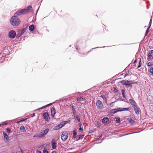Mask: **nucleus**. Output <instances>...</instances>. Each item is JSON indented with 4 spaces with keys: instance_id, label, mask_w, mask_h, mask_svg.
I'll return each mask as SVG.
<instances>
[{
    "instance_id": "obj_1",
    "label": "nucleus",
    "mask_w": 153,
    "mask_h": 153,
    "mask_svg": "<svg viewBox=\"0 0 153 153\" xmlns=\"http://www.w3.org/2000/svg\"><path fill=\"white\" fill-rule=\"evenodd\" d=\"M10 23L13 26L16 27L19 25L21 23V21L18 17L13 16L11 18Z\"/></svg>"
},
{
    "instance_id": "obj_2",
    "label": "nucleus",
    "mask_w": 153,
    "mask_h": 153,
    "mask_svg": "<svg viewBox=\"0 0 153 153\" xmlns=\"http://www.w3.org/2000/svg\"><path fill=\"white\" fill-rule=\"evenodd\" d=\"M131 80H122L120 82L122 84H123V85L126 87H132V85H131Z\"/></svg>"
},
{
    "instance_id": "obj_3",
    "label": "nucleus",
    "mask_w": 153,
    "mask_h": 153,
    "mask_svg": "<svg viewBox=\"0 0 153 153\" xmlns=\"http://www.w3.org/2000/svg\"><path fill=\"white\" fill-rule=\"evenodd\" d=\"M26 12L25 9H22L17 11L13 16H15L16 17H18V16L21 15L25 13Z\"/></svg>"
},
{
    "instance_id": "obj_4",
    "label": "nucleus",
    "mask_w": 153,
    "mask_h": 153,
    "mask_svg": "<svg viewBox=\"0 0 153 153\" xmlns=\"http://www.w3.org/2000/svg\"><path fill=\"white\" fill-rule=\"evenodd\" d=\"M68 137V134L67 131H64L62 132L61 136V139L63 141H66Z\"/></svg>"
},
{
    "instance_id": "obj_5",
    "label": "nucleus",
    "mask_w": 153,
    "mask_h": 153,
    "mask_svg": "<svg viewBox=\"0 0 153 153\" xmlns=\"http://www.w3.org/2000/svg\"><path fill=\"white\" fill-rule=\"evenodd\" d=\"M16 33L15 30H12L9 31L8 34V36L9 38L13 39L16 37Z\"/></svg>"
},
{
    "instance_id": "obj_6",
    "label": "nucleus",
    "mask_w": 153,
    "mask_h": 153,
    "mask_svg": "<svg viewBox=\"0 0 153 153\" xmlns=\"http://www.w3.org/2000/svg\"><path fill=\"white\" fill-rule=\"evenodd\" d=\"M42 116L43 118L45 121L48 122L50 120V117L49 115L47 112H44L42 114Z\"/></svg>"
},
{
    "instance_id": "obj_7",
    "label": "nucleus",
    "mask_w": 153,
    "mask_h": 153,
    "mask_svg": "<svg viewBox=\"0 0 153 153\" xmlns=\"http://www.w3.org/2000/svg\"><path fill=\"white\" fill-rule=\"evenodd\" d=\"M49 131V128H46L44 130L42 131L39 132V134H41L42 137L46 135Z\"/></svg>"
},
{
    "instance_id": "obj_8",
    "label": "nucleus",
    "mask_w": 153,
    "mask_h": 153,
    "mask_svg": "<svg viewBox=\"0 0 153 153\" xmlns=\"http://www.w3.org/2000/svg\"><path fill=\"white\" fill-rule=\"evenodd\" d=\"M102 122L104 124L107 125L110 123V121L108 117H104L102 120Z\"/></svg>"
},
{
    "instance_id": "obj_9",
    "label": "nucleus",
    "mask_w": 153,
    "mask_h": 153,
    "mask_svg": "<svg viewBox=\"0 0 153 153\" xmlns=\"http://www.w3.org/2000/svg\"><path fill=\"white\" fill-rule=\"evenodd\" d=\"M3 135V138L4 141H7V142H8L9 141V137L7 134L4 131H2Z\"/></svg>"
},
{
    "instance_id": "obj_10",
    "label": "nucleus",
    "mask_w": 153,
    "mask_h": 153,
    "mask_svg": "<svg viewBox=\"0 0 153 153\" xmlns=\"http://www.w3.org/2000/svg\"><path fill=\"white\" fill-rule=\"evenodd\" d=\"M96 105L99 109H101L102 107L103 104L102 102L100 100H97L96 102Z\"/></svg>"
},
{
    "instance_id": "obj_11",
    "label": "nucleus",
    "mask_w": 153,
    "mask_h": 153,
    "mask_svg": "<svg viewBox=\"0 0 153 153\" xmlns=\"http://www.w3.org/2000/svg\"><path fill=\"white\" fill-rule=\"evenodd\" d=\"M117 111L121 112L123 111H128L129 110V108H117Z\"/></svg>"
},
{
    "instance_id": "obj_12",
    "label": "nucleus",
    "mask_w": 153,
    "mask_h": 153,
    "mask_svg": "<svg viewBox=\"0 0 153 153\" xmlns=\"http://www.w3.org/2000/svg\"><path fill=\"white\" fill-rule=\"evenodd\" d=\"M52 144V148L53 149H55L56 148V143L54 139H53L51 142Z\"/></svg>"
},
{
    "instance_id": "obj_13",
    "label": "nucleus",
    "mask_w": 153,
    "mask_h": 153,
    "mask_svg": "<svg viewBox=\"0 0 153 153\" xmlns=\"http://www.w3.org/2000/svg\"><path fill=\"white\" fill-rule=\"evenodd\" d=\"M51 116L52 117H54L56 114L55 109L54 107H52L51 108Z\"/></svg>"
},
{
    "instance_id": "obj_14",
    "label": "nucleus",
    "mask_w": 153,
    "mask_h": 153,
    "mask_svg": "<svg viewBox=\"0 0 153 153\" xmlns=\"http://www.w3.org/2000/svg\"><path fill=\"white\" fill-rule=\"evenodd\" d=\"M23 9L26 10V12H25V13H27V11H31L33 10L32 7L30 5L28 6L26 8Z\"/></svg>"
},
{
    "instance_id": "obj_15",
    "label": "nucleus",
    "mask_w": 153,
    "mask_h": 153,
    "mask_svg": "<svg viewBox=\"0 0 153 153\" xmlns=\"http://www.w3.org/2000/svg\"><path fill=\"white\" fill-rule=\"evenodd\" d=\"M129 101L131 105H133L134 107V105H136L135 104H136V102L133 100L131 99H129Z\"/></svg>"
},
{
    "instance_id": "obj_16",
    "label": "nucleus",
    "mask_w": 153,
    "mask_h": 153,
    "mask_svg": "<svg viewBox=\"0 0 153 153\" xmlns=\"http://www.w3.org/2000/svg\"><path fill=\"white\" fill-rule=\"evenodd\" d=\"M134 110L135 111V114L137 115H138L139 114V110L137 108V106L136 105H134Z\"/></svg>"
},
{
    "instance_id": "obj_17",
    "label": "nucleus",
    "mask_w": 153,
    "mask_h": 153,
    "mask_svg": "<svg viewBox=\"0 0 153 153\" xmlns=\"http://www.w3.org/2000/svg\"><path fill=\"white\" fill-rule=\"evenodd\" d=\"M35 28V26L34 25L32 24L30 25L28 28L29 30L31 32L32 31H33Z\"/></svg>"
},
{
    "instance_id": "obj_18",
    "label": "nucleus",
    "mask_w": 153,
    "mask_h": 153,
    "mask_svg": "<svg viewBox=\"0 0 153 153\" xmlns=\"http://www.w3.org/2000/svg\"><path fill=\"white\" fill-rule=\"evenodd\" d=\"M74 118L76 120H77L78 122H80V117L76 115V114L74 115Z\"/></svg>"
},
{
    "instance_id": "obj_19",
    "label": "nucleus",
    "mask_w": 153,
    "mask_h": 153,
    "mask_svg": "<svg viewBox=\"0 0 153 153\" xmlns=\"http://www.w3.org/2000/svg\"><path fill=\"white\" fill-rule=\"evenodd\" d=\"M85 100V98H84L82 97H77V100L78 102H82Z\"/></svg>"
},
{
    "instance_id": "obj_20",
    "label": "nucleus",
    "mask_w": 153,
    "mask_h": 153,
    "mask_svg": "<svg viewBox=\"0 0 153 153\" xmlns=\"http://www.w3.org/2000/svg\"><path fill=\"white\" fill-rule=\"evenodd\" d=\"M117 112H118L117 108L111 109L110 111V112H109L110 113H114V114L116 113H117Z\"/></svg>"
},
{
    "instance_id": "obj_21",
    "label": "nucleus",
    "mask_w": 153,
    "mask_h": 153,
    "mask_svg": "<svg viewBox=\"0 0 153 153\" xmlns=\"http://www.w3.org/2000/svg\"><path fill=\"white\" fill-rule=\"evenodd\" d=\"M79 130L82 132L83 131V126L82 124H81V123H79Z\"/></svg>"
},
{
    "instance_id": "obj_22",
    "label": "nucleus",
    "mask_w": 153,
    "mask_h": 153,
    "mask_svg": "<svg viewBox=\"0 0 153 153\" xmlns=\"http://www.w3.org/2000/svg\"><path fill=\"white\" fill-rule=\"evenodd\" d=\"M73 137L74 138H77V132L75 130L73 131Z\"/></svg>"
},
{
    "instance_id": "obj_23",
    "label": "nucleus",
    "mask_w": 153,
    "mask_h": 153,
    "mask_svg": "<svg viewBox=\"0 0 153 153\" xmlns=\"http://www.w3.org/2000/svg\"><path fill=\"white\" fill-rule=\"evenodd\" d=\"M128 121L131 123V125L134 124L135 122L134 120L131 118L128 119Z\"/></svg>"
},
{
    "instance_id": "obj_24",
    "label": "nucleus",
    "mask_w": 153,
    "mask_h": 153,
    "mask_svg": "<svg viewBox=\"0 0 153 153\" xmlns=\"http://www.w3.org/2000/svg\"><path fill=\"white\" fill-rule=\"evenodd\" d=\"M121 92L123 97L124 98L126 99V97L125 90L124 89H122L121 90Z\"/></svg>"
},
{
    "instance_id": "obj_25",
    "label": "nucleus",
    "mask_w": 153,
    "mask_h": 153,
    "mask_svg": "<svg viewBox=\"0 0 153 153\" xmlns=\"http://www.w3.org/2000/svg\"><path fill=\"white\" fill-rule=\"evenodd\" d=\"M115 119L116 121L117 122V123L120 124L121 123L120 119L119 117H115Z\"/></svg>"
},
{
    "instance_id": "obj_26",
    "label": "nucleus",
    "mask_w": 153,
    "mask_h": 153,
    "mask_svg": "<svg viewBox=\"0 0 153 153\" xmlns=\"http://www.w3.org/2000/svg\"><path fill=\"white\" fill-rule=\"evenodd\" d=\"M60 127L59 126V125L58 124V125H57V126H55L53 128V129L54 130H55V131H56V130H58L59 129H60Z\"/></svg>"
},
{
    "instance_id": "obj_27",
    "label": "nucleus",
    "mask_w": 153,
    "mask_h": 153,
    "mask_svg": "<svg viewBox=\"0 0 153 153\" xmlns=\"http://www.w3.org/2000/svg\"><path fill=\"white\" fill-rule=\"evenodd\" d=\"M59 126L60 127V128H62L65 125L64 121L60 123L59 124Z\"/></svg>"
},
{
    "instance_id": "obj_28",
    "label": "nucleus",
    "mask_w": 153,
    "mask_h": 153,
    "mask_svg": "<svg viewBox=\"0 0 153 153\" xmlns=\"http://www.w3.org/2000/svg\"><path fill=\"white\" fill-rule=\"evenodd\" d=\"M20 130L22 132H24L25 130V128L24 126H22L20 127Z\"/></svg>"
},
{
    "instance_id": "obj_29",
    "label": "nucleus",
    "mask_w": 153,
    "mask_h": 153,
    "mask_svg": "<svg viewBox=\"0 0 153 153\" xmlns=\"http://www.w3.org/2000/svg\"><path fill=\"white\" fill-rule=\"evenodd\" d=\"M72 110L73 111V115H74L76 114V111L73 105H72Z\"/></svg>"
},
{
    "instance_id": "obj_30",
    "label": "nucleus",
    "mask_w": 153,
    "mask_h": 153,
    "mask_svg": "<svg viewBox=\"0 0 153 153\" xmlns=\"http://www.w3.org/2000/svg\"><path fill=\"white\" fill-rule=\"evenodd\" d=\"M139 59H140V60L139 62L138 66L137 67V68H140L142 65L141 59L140 58H139Z\"/></svg>"
},
{
    "instance_id": "obj_31",
    "label": "nucleus",
    "mask_w": 153,
    "mask_h": 153,
    "mask_svg": "<svg viewBox=\"0 0 153 153\" xmlns=\"http://www.w3.org/2000/svg\"><path fill=\"white\" fill-rule=\"evenodd\" d=\"M150 28V27H148L147 28V29L146 31L145 34V35H144L145 37H146L147 36L149 32V29Z\"/></svg>"
},
{
    "instance_id": "obj_32",
    "label": "nucleus",
    "mask_w": 153,
    "mask_h": 153,
    "mask_svg": "<svg viewBox=\"0 0 153 153\" xmlns=\"http://www.w3.org/2000/svg\"><path fill=\"white\" fill-rule=\"evenodd\" d=\"M147 56L149 58L151 59H153V57L149 52H148Z\"/></svg>"
},
{
    "instance_id": "obj_33",
    "label": "nucleus",
    "mask_w": 153,
    "mask_h": 153,
    "mask_svg": "<svg viewBox=\"0 0 153 153\" xmlns=\"http://www.w3.org/2000/svg\"><path fill=\"white\" fill-rule=\"evenodd\" d=\"M28 118H26L25 119H24L22 120H20L19 121H18L17 122V123H19L22 122H23L26 121L27 120V119Z\"/></svg>"
},
{
    "instance_id": "obj_34",
    "label": "nucleus",
    "mask_w": 153,
    "mask_h": 153,
    "mask_svg": "<svg viewBox=\"0 0 153 153\" xmlns=\"http://www.w3.org/2000/svg\"><path fill=\"white\" fill-rule=\"evenodd\" d=\"M105 46H104V47H96V48H92L91 49H90L89 51H88L87 52V53H89L90 52H91L94 49L100 48H105Z\"/></svg>"
},
{
    "instance_id": "obj_35",
    "label": "nucleus",
    "mask_w": 153,
    "mask_h": 153,
    "mask_svg": "<svg viewBox=\"0 0 153 153\" xmlns=\"http://www.w3.org/2000/svg\"><path fill=\"white\" fill-rule=\"evenodd\" d=\"M22 34L20 33V32L18 33L16 35V39L19 38L20 37L22 36Z\"/></svg>"
},
{
    "instance_id": "obj_36",
    "label": "nucleus",
    "mask_w": 153,
    "mask_h": 153,
    "mask_svg": "<svg viewBox=\"0 0 153 153\" xmlns=\"http://www.w3.org/2000/svg\"><path fill=\"white\" fill-rule=\"evenodd\" d=\"M22 34L20 33V32L18 33L16 35V39L19 38L20 37L22 36Z\"/></svg>"
},
{
    "instance_id": "obj_37",
    "label": "nucleus",
    "mask_w": 153,
    "mask_h": 153,
    "mask_svg": "<svg viewBox=\"0 0 153 153\" xmlns=\"http://www.w3.org/2000/svg\"><path fill=\"white\" fill-rule=\"evenodd\" d=\"M84 135H82V134H80L79 135H78L77 136V137L78 138L79 140L82 139L84 137Z\"/></svg>"
},
{
    "instance_id": "obj_38",
    "label": "nucleus",
    "mask_w": 153,
    "mask_h": 153,
    "mask_svg": "<svg viewBox=\"0 0 153 153\" xmlns=\"http://www.w3.org/2000/svg\"><path fill=\"white\" fill-rule=\"evenodd\" d=\"M124 101V100L123 99H121L120 98H117V99L116 100H115V101L114 102H116L117 101Z\"/></svg>"
},
{
    "instance_id": "obj_39",
    "label": "nucleus",
    "mask_w": 153,
    "mask_h": 153,
    "mask_svg": "<svg viewBox=\"0 0 153 153\" xmlns=\"http://www.w3.org/2000/svg\"><path fill=\"white\" fill-rule=\"evenodd\" d=\"M6 130L7 131V133L8 134H10L11 133L10 128L9 127H7L6 128Z\"/></svg>"
},
{
    "instance_id": "obj_40",
    "label": "nucleus",
    "mask_w": 153,
    "mask_h": 153,
    "mask_svg": "<svg viewBox=\"0 0 153 153\" xmlns=\"http://www.w3.org/2000/svg\"><path fill=\"white\" fill-rule=\"evenodd\" d=\"M96 131V128H94L92 129H90L89 131V133H92Z\"/></svg>"
},
{
    "instance_id": "obj_41",
    "label": "nucleus",
    "mask_w": 153,
    "mask_h": 153,
    "mask_svg": "<svg viewBox=\"0 0 153 153\" xmlns=\"http://www.w3.org/2000/svg\"><path fill=\"white\" fill-rule=\"evenodd\" d=\"M33 137H38L39 138H41L42 137L41 136V134H37L36 135H34L33 136Z\"/></svg>"
},
{
    "instance_id": "obj_42",
    "label": "nucleus",
    "mask_w": 153,
    "mask_h": 153,
    "mask_svg": "<svg viewBox=\"0 0 153 153\" xmlns=\"http://www.w3.org/2000/svg\"><path fill=\"white\" fill-rule=\"evenodd\" d=\"M101 97L104 100H105V101L106 100V97L103 94H102L101 96Z\"/></svg>"
},
{
    "instance_id": "obj_43",
    "label": "nucleus",
    "mask_w": 153,
    "mask_h": 153,
    "mask_svg": "<svg viewBox=\"0 0 153 153\" xmlns=\"http://www.w3.org/2000/svg\"><path fill=\"white\" fill-rule=\"evenodd\" d=\"M43 153H50L48 151L47 149L45 148L43 150Z\"/></svg>"
},
{
    "instance_id": "obj_44",
    "label": "nucleus",
    "mask_w": 153,
    "mask_h": 153,
    "mask_svg": "<svg viewBox=\"0 0 153 153\" xmlns=\"http://www.w3.org/2000/svg\"><path fill=\"white\" fill-rule=\"evenodd\" d=\"M152 19L151 18L150 20V21H149V26L148 27H150L151 26V25H152Z\"/></svg>"
},
{
    "instance_id": "obj_45",
    "label": "nucleus",
    "mask_w": 153,
    "mask_h": 153,
    "mask_svg": "<svg viewBox=\"0 0 153 153\" xmlns=\"http://www.w3.org/2000/svg\"><path fill=\"white\" fill-rule=\"evenodd\" d=\"M149 72L152 74H153V68L151 67L149 69Z\"/></svg>"
},
{
    "instance_id": "obj_46",
    "label": "nucleus",
    "mask_w": 153,
    "mask_h": 153,
    "mask_svg": "<svg viewBox=\"0 0 153 153\" xmlns=\"http://www.w3.org/2000/svg\"><path fill=\"white\" fill-rule=\"evenodd\" d=\"M1 125H6L8 124V123L6 121H4L2 122L1 123Z\"/></svg>"
},
{
    "instance_id": "obj_47",
    "label": "nucleus",
    "mask_w": 153,
    "mask_h": 153,
    "mask_svg": "<svg viewBox=\"0 0 153 153\" xmlns=\"http://www.w3.org/2000/svg\"><path fill=\"white\" fill-rule=\"evenodd\" d=\"M64 123H65V125H66V124L67 123H70L71 122V120H68V121H64Z\"/></svg>"
},
{
    "instance_id": "obj_48",
    "label": "nucleus",
    "mask_w": 153,
    "mask_h": 153,
    "mask_svg": "<svg viewBox=\"0 0 153 153\" xmlns=\"http://www.w3.org/2000/svg\"><path fill=\"white\" fill-rule=\"evenodd\" d=\"M131 85H132V84H137V82L133 81L132 80H131Z\"/></svg>"
},
{
    "instance_id": "obj_49",
    "label": "nucleus",
    "mask_w": 153,
    "mask_h": 153,
    "mask_svg": "<svg viewBox=\"0 0 153 153\" xmlns=\"http://www.w3.org/2000/svg\"><path fill=\"white\" fill-rule=\"evenodd\" d=\"M147 65L149 67L150 66L153 65V64H152L151 62H149L147 63Z\"/></svg>"
},
{
    "instance_id": "obj_50",
    "label": "nucleus",
    "mask_w": 153,
    "mask_h": 153,
    "mask_svg": "<svg viewBox=\"0 0 153 153\" xmlns=\"http://www.w3.org/2000/svg\"><path fill=\"white\" fill-rule=\"evenodd\" d=\"M97 127L98 128H99L100 126V123H99L98 122L97 123Z\"/></svg>"
},
{
    "instance_id": "obj_51",
    "label": "nucleus",
    "mask_w": 153,
    "mask_h": 153,
    "mask_svg": "<svg viewBox=\"0 0 153 153\" xmlns=\"http://www.w3.org/2000/svg\"><path fill=\"white\" fill-rule=\"evenodd\" d=\"M113 88L115 93H117L118 91V90L116 88V87H114Z\"/></svg>"
},
{
    "instance_id": "obj_52",
    "label": "nucleus",
    "mask_w": 153,
    "mask_h": 153,
    "mask_svg": "<svg viewBox=\"0 0 153 153\" xmlns=\"http://www.w3.org/2000/svg\"><path fill=\"white\" fill-rule=\"evenodd\" d=\"M19 32H20V33L22 34V35H23V34L25 33L22 30L20 31Z\"/></svg>"
},
{
    "instance_id": "obj_53",
    "label": "nucleus",
    "mask_w": 153,
    "mask_h": 153,
    "mask_svg": "<svg viewBox=\"0 0 153 153\" xmlns=\"http://www.w3.org/2000/svg\"><path fill=\"white\" fill-rule=\"evenodd\" d=\"M75 47L76 48V49L77 50H78V46L77 44H75L74 45Z\"/></svg>"
},
{
    "instance_id": "obj_54",
    "label": "nucleus",
    "mask_w": 153,
    "mask_h": 153,
    "mask_svg": "<svg viewBox=\"0 0 153 153\" xmlns=\"http://www.w3.org/2000/svg\"><path fill=\"white\" fill-rule=\"evenodd\" d=\"M35 113H33L32 114H31V117H33L34 116H35Z\"/></svg>"
},
{
    "instance_id": "obj_55",
    "label": "nucleus",
    "mask_w": 153,
    "mask_h": 153,
    "mask_svg": "<svg viewBox=\"0 0 153 153\" xmlns=\"http://www.w3.org/2000/svg\"><path fill=\"white\" fill-rule=\"evenodd\" d=\"M42 152L40 150H37V151H36V153H41Z\"/></svg>"
},
{
    "instance_id": "obj_56",
    "label": "nucleus",
    "mask_w": 153,
    "mask_h": 153,
    "mask_svg": "<svg viewBox=\"0 0 153 153\" xmlns=\"http://www.w3.org/2000/svg\"><path fill=\"white\" fill-rule=\"evenodd\" d=\"M27 29H26V28H25V27H24V28L22 29V30H23V31H24L25 32L26 31V30Z\"/></svg>"
},
{
    "instance_id": "obj_57",
    "label": "nucleus",
    "mask_w": 153,
    "mask_h": 153,
    "mask_svg": "<svg viewBox=\"0 0 153 153\" xmlns=\"http://www.w3.org/2000/svg\"><path fill=\"white\" fill-rule=\"evenodd\" d=\"M137 59H135L134 60V62H133V64H135L136 63H137Z\"/></svg>"
},
{
    "instance_id": "obj_58",
    "label": "nucleus",
    "mask_w": 153,
    "mask_h": 153,
    "mask_svg": "<svg viewBox=\"0 0 153 153\" xmlns=\"http://www.w3.org/2000/svg\"><path fill=\"white\" fill-rule=\"evenodd\" d=\"M45 108V106H43L41 107L40 108V109H43Z\"/></svg>"
},
{
    "instance_id": "obj_59",
    "label": "nucleus",
    "mask_w": 153,
    "mask_h": 153,
    "mask_svg": "<svg viewBox=\"0 0 153 153\" xmlns=\"http://www.w3.org/2000/svg\"><path fill=\"white\" fill-rule=\"evenodd\" d=\"M150 52L153 55V50H152Z\"/></svg>"
},
{
    "instance_id": "obj_60",
    "label": "nucleus",
    "mask_w": 153,
    "mask_h": 153,
    "mask_svg": "<svg viewBox=\"0 0 153 153\" xmlns=\"http://www.w3.org/2000/svg\"><path fill=\"white\" fill-rule=\"evenodd\" d=\"M111 102V103H110V106H112V104L114 103L115 102Z\"/></svg>"
},
{
    "instance_id": "obj_61",
    "label": "nucleus",
    "mask_w": 153,
    "mask_h": 153,
    "mask_svg": "<svg viewBox=\"0 0 153 153\" xmlns=\"http://www.w3.org/2000/svg\"><path fill=\"white\" fill-rule=\"evenodd\" d=\"M48 106H49V105L48 104H47V105H45V108L47 107H48Z\"/></svg>"
},
{
    "instance_id": "obj_62",
    "label": "nucleus",
    "mask_w": 153,
    "mask_h": 153,
    "mask_svg": "<svg viewBox=\"0 0 153 153\" xmlns=\"http://www.w3.org/2000/svg\"><path fill=\"white\" fill-rule=\"evenodd\" d=\"M51 153H57V152L56 151H52Z\"/></svg>"
},
{
    "instance_id": "obj_63",
    "label": "nucleus",
    "mask_w": 153,
    "mask_h": 153,
    "mask_svg": "<svg viewBox=\"0 0 153 153\" xmlns=\"http://www.w3.org/2000/svg\"><path fill=\"white\" fill-rule=\"evenodd\" d=\"M28 27V25H26L25 27V28H26V29H27V27Z\"/></svg>"
},
{
    "instance_id": "obj_64",
    "label": "nucleus",
    "mask_w": 153,
    "mask_h": 153,
    "mask_svg": "<svg viewBox=\"0 0 153 153\" xmlns=\"http://www.w3.org/2000/svg\"><path fill=\"white\" fill-rule=\"evenodd\" d=\"M128 75V74H126L125 75V77H126V76H127Z\"/></svg>"
}]
</instances>
